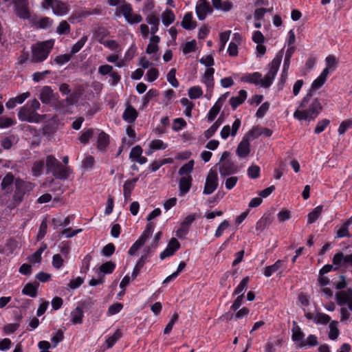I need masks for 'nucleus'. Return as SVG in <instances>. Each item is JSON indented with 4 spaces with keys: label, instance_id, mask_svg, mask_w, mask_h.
Returning a JSON list of instances; mask_svg holds the SVG:
<instances>
[{
    "label": "nucleus",
    "instance_id": "obj_1",
    "mask_svg": "<svg viewBox=\"0 0 352 352\" xmlns=\"http://www.w3.org/2000/svg\"><path fill=\"white\" fill-rule=\"evenodd\" d=\"M322 110V105L317 98H313L311 90L302 98L294 117L299 120H314Z\"/></svg>",
    "mask_w": 352,
    "mask_h": 352
},
{
    "label": "nucleus",
    "instance_id": "obj_2",
    "mask_svg": "<svg viewBox=\"0 0 352 352\" xmlns=\"http://www.w3.org/2000/svg\"><path fill=\"white\" fill-rule=\"evenodd\" d=\"M14 184L15 190L11 202L12 207L19 205L24 197L28 195L34 187V184L32 183L19 178L15 179Z\"/></svg>",
    "mask_w": 352,
    "mask_h": 352
},
{
    "label": "nucleus",
    "instance_id": "obj_3",
    "mask_svg": "<svg viewBox=\"0 0 352 352\" xmlns=\"http://www.w3.org/2000/svg\"><path fill=\"white\" fill-rule=\"evenodd\" d=\"M53 41H47L32 46L31 60L34 63H40L45 60L53 47Z\"/></svg>",
    "mask_w": 352,
    "mask_h": 352
},
{
    "label": "nucleus",
    "instance_id": "obj_4",
    "mask_svg": "<svg viewBox=\"0 0 352 352\" xmlns=\"http://www.w3.org/2000/svg\"><path fill=\"white\" fill-rule=\"evenodd\" d=\"M122 3L116 9L115 13L116 16H120V13H122L126 21L131 24L138 23L142 21V17L140 14H133V9L129 3L125 1H123Z\"/></svg>",
    "mask_w": 352,
    "mask_h": 352
},
{
    "label": "nucleus",
    "instance_id": "obj_5",
    "mask_svg": "<svg viewBox=\"0 0 352 352\" xmlns=\"http://www.w3.org/2000/svg\"><path fill=\"white\" fill-rule=\"evenodd\" d=\"M282 58L283 54H278L272 60V63L269 65L270 69L268 72L262 80L261 87L264 88H268L270 87L279 69L280 63L282 61Z\"/></svg>",
    "mask_w": 352,
    "mask_h": 352
},
{
    "label": "nucleus",
    "instance_id": "obj_6",
    "mask_svg": "<svg viewBox=\"0 0 352 352\" xmlns=\"http://www.w3.org/2000/svg\"><path fill=\"white\" fill-rule=\"evenodd\" d=\"M18 116L22 121L38 123L45 118L46 115L38 114L30 108L23 107L20 109Z\"/></svg>",
    "mask_w": 352,
    "mask_h": 352
},
{
    "label": "nucleus",
    "instance_id": "obj_7",
    "mask_svg": "<svg viewBox=\"0 0 352 352\" xmlns=\"http://www.w3.org/2000/svg\"><path fill=\"white\" fill-rule=\"evenodd\" d=\"M14 10L16 15L23 19L30 17L28 0H12Z\"/></svg>",
    "mask_w": 352,
    "mask_h": 352
},
{
    "label": "nucleus",
    "instance_id": "obj_8",
    "mask_svg": "<svg viewBox=\"0 0 352 352\" xmlns=\"http://www.w3.org/2000/svg\"><path fill=\"white\" fill-rule=\"evenodd\" d=\"M218 187V175L214 170H210L206 179L203 193L212 194Z\"/></svg>",
    "mask_w": 352,
    "mask_h": 352
},
{
    "label": "nucleus",
    "instance_id": "obj_9",
    "mask_svg": "<svg viewBox=\"0 0 352 352\" xmlns=\"http://www.w3.org/2000/svg\"><path fill=\"white\" fill-rule=\"evenodd\" d=\"M179 248V242L175 238H172L169 241L166 248L160 254V258L164 260L166 257L173 256Z\"/></svg>",
    "mask_w": 352,
    "mask_h": 352
},
{
    "label": "nucleus",
    "instance_id": "obj_10",
    "mask_svg": "<svg viewBox=\"0 0 352 352\" xmlns=\"http://www.w3.org/2000/svg\"><path fill=\"white\" fill-rule=\"evenodd\" d=\"M212 8L206 0H199L196 6V14L199 20H204L208 13H211Z\"/></svg>",
    "mask_w": 352,
    "mask_h": 352
},
{
    "label": "nucleus",
    "instance_id": "obj_11",
    "mask_svg": "<svg viewBox=\"0 0 352 352\" xmlns=\"http://www.w3.org/2000/svg\"><path fill=\"white\" fill-rule=\"evenodd\" d=\"M236 172L237 167L230 160L224 161L220 164L219 173L222 177L228 176Z\"/></svg>",
    "mask_w": 352,
    "mask_h": 352
},
{
    "label": "nucleus",
    "instance_id": "obj_12",
    "mask_svg": "<svg viewBox=\"0 0 352 352\" xmlns=\"http://www.w3.org/2000/svg\"><path fill=\"white\" fill-rule=\"evenodd\" d=\"M39 98L43 104H50L52 100L57 99V94H54L50 87L45 86L41 89Z\"/></svg>",
    "mask_w": 352,
    "mask_h": 352
},
{
    "label": "nucleus",
    "instance_id": "obj_13",
    "mask_svg": "<svg viewBox=\"0 0 352 352\" xmlns=\"http://www.w3.org/2000/svg\"><path fill=\"white\" fill-rule=\"evenodd\" d=\"M333 263L336 266H345L346 264L352 265V254L344 255L341 252H338L333 256Z\"/></svg>",
    "mask_w": 352,
    "mask_h": 352
},
{
    "label": "nucleus",
    "instance_id": "obj_14",
    "mask_svg": "<svg viewBox=\"0 0 352 352\" xmlns=\"http://www.w3.org/2000/svg\"><path fill=\"white\" fill-rule=\"evenodd\" d=\"M192 178L190 175L183 176L179 182V196H184L190 190L192 185Z\"/></svg>",
    "mask_w": 352,
    "mask_h": 352
},
{
    "label": "nucleus",
    "instance_id": "obj_15",
    "mask_svg": "<svg viewBox=\"0 0 352 352\" xmlns=\"http://www.w3.org/2000/svg\"><path fill=\"white\" fill-rule=\"evenodd\" d=\"M138 113L130 104H127L122 114V118L128 123H133L137 118Z\"/></svg>",
    "mask_w": 352,
    "mask_h": 352
},
{
    "label": "nucleus",
    "instance_id": "obj_16",
    "mask_svg": "<svg viewBox=\"0 0 352 352\" xmlns=\"http://www.w3.org/2000/svg\"><path fill=\"white\" fill-rule=\"evenodd\" d=\"M52 173L53 175L59 179H67L70 174V168L68 166H63L60 164L58 166L54 168Z\"/></svg>",
    "mask_w": 352,
    "mask_h": 352
},
{
    "label": "nucleus",
    "instance_id": "obj_17",
    "mask_svg": "<svg viewBox=\"0 0 352 352\" xmlns=\"http://www.w3.org/2000/svg\"><path fill=\"white\" fill-rule=\"evenodd\" d=\"M250 142L246 138H243L236 151L237 155L241 158L246 157L250 153Z\"/></svg>",
    "mask_w": 352,
    "mask_h": 352
},
{
    "label": "nucleus",
    "instance_id": "obj_18",
    "mask_svg": "<svg viewBox=\"0 0 352 352\" xmlns=\"http://www.w3.org/2000/svg\"><path fill=\"white\" fill-rule=\"evenodd\" d=\"M58 129V122L56 120L52 119L46 122L42 129L43 134L49 137L54 134Z\"/></svg>",
    "mask_w": 352,
    "mask_h": 352
},
{
    "label": "nucleus",
    "instance_id": "obj_19",
    "mask_svg": "<svg viewBox=\"0 0 352 352\" xmlns=\"http://www.w3.org/2000/svg\"><path fill=\"white\" fill-rule=\"evenodd\" d=\"M292 324L293 327L292 329V339L294 342H298L300 344V342L304 341L305 334L296 321H293Z\"/></svg>",
    "mask_w": 352,
    "mask_h": 352
},
{
    "label": "nucleus",
    "instance_id": "obj_20",
    "mask_svg": "<svg viewBox=\"0 0 352 352\" xmlns=\"http://www.w3.org/2000/svg\"><path fill=\"white\" fill-rule=\"evenodd\" d=\"M52 10L54 14L63 16L67 14L69 12V8L67 4L61 1L56 0L52 6Z\"/></svg>",
    "mask_w": 352,
    "mask_h": 352
},
{
    "label": "nucleus",
    "instance_id": "obj_21",
    "mask_svg": "<svg viewBox=\"0 0 352 352\" xmlns=\"http://www.w3.org/2000/svg\"><path fill=\"white\" fill-rule=\"evenodd\" d=\"M222 98H219L208 112L207 118L209 122H212L219 113L222 106Z\"/></svg>",
    "mask_w": 352,
    "mask_h": 352
},
{
    "label": "nucleus",
    "instance_id": "obj_22",
    "mask_svg": "<svg viewBox=\"0 0 352 352\" xmlns=\"http://www.w3.org/2000/svg\"><path fill=\"white\" fill-rule=\"evenodd\" d=\"M38 287L39 283L37 282H35L34 283H28L23 288L22 293L32 298H35L37 295V289Z\"/></svg>",
    "mask_w": 352,
    "mask_h": 352
},
{
    "label": "nucleus",
    "instance_id": "obj_23",
    "mask_svg": "<svg viewBox=\"0 0 352 352\" xmlns=\"http://www.w3.org/2000/svg\"><path fill=\"white\" fill-rule=\"evenodd\" d=\"M247 98V92L245 90H241L239 92V96L232 97L230 99V104L233 109L241 104Z\"/></svg>",
    "mask_w": 352,
    "mask_h": 352
},
{
    "label": "nucleus",
    "instance_id": "obj_24",
    "mask_svg": "<svg viewBox=\"0 0 352 352\" xmlns=\"http://www.w3.org/2000/svg\"><path fill=\"white\" fill-rule=\"evenodd\" d=\"M181 25L183 28L188 30L195 28L197 23L195 21H192V14L191 12H188L184 15Z\"/></svg>",
    "mask_w": 352,
    "mask_h": 352
},
{
    "label": "nucleus",
    "instance_id": "obj_25",
    "mask_svg": "<svg viewBox=\"0 0 352 352\" xmlns=\"http://www.w3.org/2000/svg\"><path fill=\"white\" fill-rule=\"evenodd\" d=\"M146 21L151 25V33L155 34L158 30V25L160 24L159 18L155 15L148 14L146 18Z\"/></svg>",
    "mask_w": 352,
    "mask_h": 352
},
{
    "label": "nucleus",
    "instance_id": "obj_26",
    "mask_svg": "<svg viewBox=\"0 0 352 352\" xmlns=\"http://www.w3.org/2000/svg\"><path fill=\"white\" fill-rule=\"evenodd\" d=\"M214 73V69L212 67L208 68L203 76V81L206 84V85L209 88H212L213 83V75Z\"/></svg>",
    "mask_w": 352,
    "mask_h": 352
},
{
    "label": "nucleus",
    "instance_id": "obj_27",
    "mask_svg": "<svg viewBox=\"0 0 352 352\" xmlns=\"http://www.w3.org/2000/svg\"><path fill=\"white\" fill-rule=\"evenodd\" d=\"M322 206H318L308 214L307 223L309 224L314 223L319 218L322 212Z\"/></svg>",
    "mask_w": 352,
    "mask_h": 352
},
{
    "label": "nucleus",
    "instance_id": "obj_28",
    "mask_svg": "<svg viewBox=\"0 0 352 352\" xmlns=\"http://www.w3.org/2000/svg\"><path fill=\"white\" fill-rule=\"evenodd\" d=\"M14 177L12 173H8L2 179L1 186L2 190L10 191L13 184Z\"/></svg>",
    "mask_w": 352,
    "mask_h": 352
},
{
    "label": "nucleus",
    "instance_id": "obj_29",
    "mask_svg": "<svg viewBox=\"0 0 352 352\" xmlns=\"http://www.w3.org/2000/svg\"><path fill=\"white\" fill-rule=\"evenodd\" d=\"M109 136L104 132L100 133L98 138L97 147L100 150H104L109 145Z\"/></svg>",
    "mask_w": 352,
    "mask_h": 352
},
{
    "label": "nucleus",
    "instance_id": "obj_30",
    "mask_svg": "<svg viewBox=\"0 0 352 352\" xmlns=\"http://www.w3.org/2000/svg\"><path fill=\"white\" fill-rule=\"evenodd\" d=\"M146 259H147L146 254H144L138 260V261L137 262L135 266L133 268V272H132V274H131L132 279L136 278V277L138 276L141 269L144 267Z\"/></svg>",
    "mask_w": 352,
    "mask_h": 352
},
{
    "label": "nucleus",
    "instance_id": "obj_31",
    "mask_svg": "<svg viewBox=\"0 0 352 352\" xmlns=\"http://www.w3.org/2000/svg\"><path fill=\"white\" fill-rule=\"evenodd\" d=\"M283 264V260H278L274 264L267 266L265 269L264 275L270 277L272 274L277 272Z\"/></svg>",
    "mask_w": 352,
    "mask_h": 352
},
{
    "label": "nucleus",
    "instance_id": "obj_32",
    "mask_svg": "<svg viewBox=\"0 0 352 352\" xmlns=\"http://www.w3.org/2000/svg\"><path fill=\"white\" fill-rule=\"evenodd\" d=\"M338 322L336 320H333L329 324V338L330 340H335L339 336V329L338 328Z\"/></svg>",
    "mask_w": 352,
    "mask_h": 352
},
{
    "label": "nucleus",
    "instance_id": "obj_33",
    "mask_svg": "<svg viewBox=\"0 0 352 352\" xmlns=\"http://www.w3.org/2000/svg\"><path fill=\"white\" fill-rule=\"evenodd\" d=\"M72 322L74 324H81L82 322L83 311L82 309L77 307L71 314Z\"/></svg>",
    "mask_w": 352,
    "mask_h": 352
},
{
    "label": "nucleus",
    "instance_id": "obj_34",
    "mask_svg": "<svg viewBox=\"0 0 352 352\" xmlns=\"http://www.w3.org/2000/svg\"><path fill=\"white\" fill-rule=\"evenodd\" d=\"M46 167L48 172L52 173V170H55L54 168L58 166L60 162H58L53 155H48L46 157Z\"/></svg>",
    "mask_w": 352,
    "mask_h": 352
},
{
    "label": "nucleus",
    "instance_id": "obj_35",
    "mask_svg": "<svg viewBox=\"0 0 352 352\" xmlns=\"http://www.w3.org/2000/svg\"><path fill=\"white\" fill-rule=\"evenodd\" d=\"M175 16L172 10L167 9L162 14V23L165 26H168L175 21Z\"/></svg>",
    "mask_w": 352,
    "mask_h": 352
},
{
    "label": "nucleus",
    "instance_id": "obj_36",
    "mask_svg": "<svg viewBox=\"0 0 352 352\" xmlns=\"http://www.w3.org/2000/svg\"><path fill=\"white\" fill-rule=\"evenodd\" d=\"M91 13L87 11H81L73 13L68 19L69 21L74 23L76 21L79 22L82 19L86 18L89 16Z\"/></svg>",
    "mask_w": 352,
    "mask_h": 352
},
{
    "label": "nucleus",
    "instance_id": "obj_37",
    "mask_svg": "<svg viewBox=\"0 0 352 352\" xmlns=\"http://www.w3.org/2000/svg\"><path fill=\"white\" fill-rule=\"evenodd\" d=\"M223 120L221 118H219L217 121L208 129L205 131L204 135L205 137L208 139L212 137L214 133L217 131L219 126L221 124Z\"/></svg>",
    "mask_w": 352,
    "mask_h": 352
},
{
    "label": "nucleus",
    "instance_id": "obj_38",
    "mask_svg": "<svg viewBox=\"0 0 352 352\" xmlns=\"http://www.w3.org/2000/svg\"><path fill=\"white\" fill-rule=\"evenodd\" d=\"M249 282V277L246 276L243 278L239 285L235 289L234 292V295H241L242 294H244V292L248 289V284Z\"/></svg>",
    "mask_w": 352,
    "mask_h": 352
},
{
    "label": "nucleus",
    "instance_id": "obj_39",
    "mask_svg": "<svg viewBox=\"0 0 352 352\" xmlns=\"http://www.w3.org/2000/svg\"><path fill=\"white\" fill-rule=\"evenodd\" d=\"M318 344V338L315 335H309L307 340L302 342H300L299 346L300 348L305 347L306 346H315Z\"/></svg>",
    "mask_w": 352,
    "mask_h": 352
},
{
    "label": "nucleus",
    "instance_id": "obj_40",
    "mask_svg": "<svg viewBox=\"0 0 352 352\" xmlns=\"http://www.w3.org/2000/svg\"><path fill=\"white\" fill-rule=\"evenodd\" d=\"M194 166V161L190 160L188 163L183 165L179 170L178 174L179 175H189V174L192 171Z\"/></svg>",
    "mask_w": 352,
    "mask_h": 352
},
{
    "label": "nucleus",
    "instance_id": "obj_41",
    "mask_svg": "<svg viewBox=\"0 0 352 352\" xmlns=\"http://www.w3.org/2000/svg\"><path fill=\"white\" fill-rule=\"evenodd\" d=\"M87 38V36H83L79 41H78L72 47L71 54H75L78 52L85 45Z\"/></svg>",
    "mask_w": 352,
    "mask_h": 352
},
{
    "label": "nucleus",
    "instance_id": "obj_42",
    "mask_svg": "<svg viewBox=\"0 0 352 352\" xmlns=\"http://www.w3.org/2000/svg\"><path fill=\"white\" fill-rule=\"evenodd\" d=\"M331 320V317L323 313H317L314 316V322L316 324H326Z\"/></svg>",
    "mask_w": 352,
    "mask_h": 352
},
{
    "label": "nucleus",
    "instance_id": "obj_43",
    "mask_svg": "<svg viewBox=\"0 0 352 352\" xmlns=\"http://www.w3.org/2000/svg\"><path fill=\"white\" fill-rule=\"evenodd\" d=\"M350 297L351 296L345 293L344 291L340 292L336 294L337 302L340 306H343L346 303L348 304Z\"/></svg>",
    "mask_w": 352,
    "mask_h": 352
},
{
    "label": "nucleus",
    "instance_id": "obj_44",
    "mask_svg": "<svg viewBox=\"0 0 352 352\" xmlns=\"http://www.w3.org/2000/svg\"><path fill=\"white\" fill-rule=\"evenodd\" d=\"M261 135L260 126H254L250 130L243 138H246L248 141L252 140Z\"/></svg>",
    "mask_w": 352,
    "mask_h": 352
},
{
    "label": "nucleus",
    "instance_id": "obj_45",
    "mask_svg": "<svg viewBox=\"0 0 352 352\" xmlns=\"http://www.w3.org/2000/svg\"><path fill=\"white\" fill-rule=\"evenodd\" d=\"M115 267L116 265L113 262L108 261L102 264L99 267V270L104 274H111L113 272Z\"/></svg>",
    "mask_w": 352,
    "mask_h": 352
},
{
    "label": "nucleus",
    "instance_id": "obj_46",
    "mask_svg": "<svg viewBox=\"0 0 352 352\" xmlns=\"http://www.w3.org/2000/svg\"><path fill=\"white\" fill-rule=\"evenodd\" d=\"M70 32V25L67 21H62L56 28V32L60 34H69Z\"/></svg>",
    "mask_w": 352,
    "mask_h": 352
},
{
    "label": "nucleus",
    "instance_id": "obj_47",
    "mask_svg": "<svg viewBox=\"0 0 352 352\" xmlns=\"http://www.w3.org/2000/svg\"><path fill=\"white\" fill-rule=\"evenodd\" d=\"M176 69L175 68H172L167 74V80L168 82L175 88L178 87L179 82L175 78Z\"/></svg>",
    "mask_w": 352,
    "mask_h": 352
},
{
    "label": "nucleus",
    "instance_id": "obj_48",
    "mask_svg": "<svg viewBox=\"0 0 352 352\" xmlns=\"http://www.w3.org/2000/svg\"><path fill=\"white\" fill-rule=\"evenodd\" d=\"M262 80V74L259 72H254L249 76L247 81L261 86Z\"/></svg>",
    "mask_w": 352,
    "mask_h": 352
},
{
    "label": "nucleus",
    "instance_id": "obj_49",
    "mask_svg": "<svg viewBox=\"0 0 352 352\" xmlns=\"http://www.w3.org/2000/svg\"><path fill=\"white\" fill-rule=\"evenodd\" d=\"M203 91L199 87H192L188 90V96L190 99H197L201 97Z\"/></svg>",
    "mask_w": 352,
    "mask_h": 352
},
{
    "label": "nucleus",
    "instance_id": "obj_50",
    "mask_svg": "<svg viewBox=\"0 0 352 352\" xmlns=\"http://www.w3.org/2000/svg\"><path fill=\"white\" fill-rule=\"evenodd\" d=\"M330 124V120L328 119H323L321 121L318 122L315 129L314 132L316 134H319L324 131L326 127Z\"/></svg>",
    "mask_w": 352,
    "mask_h": 352
},
{
    "label": "nucleus",
    "instance_id": "obj_51",
    "mask_svg": "<svg viewBox=\"0 0 352 352\" xmlns=\"http://www.w3.org/2000/svg\"><path fill=\"white\" fill-rule=\"evenodd\" d=\"M121 332L118 329L113 336H110L107 340L106 343L107 348H111L117 342V340L121 337Z\"/></svg>",
    "mask_w": 352,
    "mask_h": 352
},
{
    "label": "nucleus",
    "instance_id": "obj_52",
    "mask_svg": "<svg viewBox=\"0 0 352 352\" xmlns=\"http://www.w3.org/2000/svg\"><path fill=\"white\" fill-rule=\"evenodd\" d=\"M248 175L252 179H256L260 175V168L256 165H252L248 169Z\"/></svg>",
    "mask_w": 352,
    "mask_h": 352
},
{
    "label": "nucleus",
    "instance_id": "obj_53",
    "mask_svg": "<svg viewBox=\"0 0 352 352\" xmlns=\"http://www.w3.org/2000/svg\"><path fill=\"white\" fill-rule=\"evenodd\" d=\"M270 221L268 217H262L256 225V230L260 232L265 230V228L270 225Z\"/></svg>",
    "mask_w": 352,
    "mask_h": 352
},
{
    "label": "nucleus",
    "instance_id": "obj_54",
    "mask_svg": "<svg viewBox=\"0 0 352 352\" xmlns=\"http://www.w3.org/2000/svg\"><path fill=\"white\" fill-rule=\"evenodd\" d=\"M186 126V122L184 120V119L179 118H176L173 120V124L172 126V129L173 131H179L181 130L183 127Z\"/></svg>",
    "mask_w": 352,
    "mask_h": 352
},
{
    "label": "nucleus",
    "instance_id": "obj_55",
    "mask_svg": "<svg viewBox=\"0 0 352 352\" xmlns=\"http://www.w3.org/2000/svg\"><path fill=\"white\" fill-rule=\"evenodd\" d=\"M94 134V130L92 129H89L86 131L83 132L82 135L78 138L79 140L82 144L88 143L89 139L92 137Z\"/></svg>",
    "mask_w": 352,
    "mask_h": 352
},
{
    "label": "nucleus",
    "instance_id": "obj_56",
    "mask_svg": "<svg viewBox=\"0 0 352 352\" xmlns=\"http://www.w3.org/2000/svg\"><path fill=\"white\" fill-rule=\"evenodd\" d=\"M294 51H295V47H290L289 48L287 49V50L286 52L285 61H284V65H283L284 70H287L288 69L289 65L290 58H291L292 54H294Z\"/></svg>",
    "mask_w": 352,
    "mask_h": 352
},
{
    "label": "nucleus",
    "instance_id": "obj_57",
    "mask_svg": "<svg viewBox=\"0 0 352 352\" xmlns=\"http://www.w3.org/2000/svg\"><path fill=\"white\" fill-rule=\"evenodd\" d=\"M230 226V223L227 220H224L223 222H221L220 223V225L218 226L216 232H215V234H214V236L216 237H220L223 233V231L227 229L228 227Z\"/></svg>",
    "mask_w": 352,
    "mask_h": 352
},
{
    "label": "nucleus",
    "instance_id": "obj_58",
    "mask_svg": "<svg viewBox=\"0 0 352 352\" xmlns=\"http://www.w3.org/2000/svg\"><path fill=\"white\" fill-rule=\"evenodd\" d=\"M352 127V120H346L341 122L338 128V133L340 135L344 134L346 131Z\"/></svg>",
    "mask_w": 352,
    "mask_h": 352
},
{
    "label": "nucleus",
    "instance_id": "obj_59",
    "mask_svg": "<svg viewBox=\"0 0 352 352\" xmlns=\"http://www.w3.org/2000/svg\"><path fill=\"white\" fill-rule=\"evenodd\" d=\"M142 151H143L142 147L139 145H137L131 149L129 154V157L131 159L135 160L139 157H140V155H142Z\"/></svg>",
    "mask_w": 352,
    "mask_h": 352
},
{
    "label": "nucleus",
    "instance_id": "obj_60",
    "mask_svg": "<svg viewBox=\"0 0 352 352\" xmlns=\"http://www.w3.org/2000/svg\"><path fill=\"white\" fill-rule=\"evenodd\" d=\"M44 167V162L43 161L36 162L32 168V170L34 173V175L38 176L39 175Z\"/></svg>",
    "mask_w": 352,
    "mask_h": 352
},
{
    "label": "nucleus",
    "instance_id": "obj_61",
    "mask_svg": "<svg viewBox=\"0 0 352 352\" xmlns=\"http://www.w3.org/2000/svg\"><path fill=\"white\" fill-rule=\"evenodd\" d=\"M64 339L63 331L60 329L56 331V334L52 337L51 342L53 343L54 347H56L57 344Z\"/></svg>",
    "mask_w": 352,
    "mask_h": 352
},
{
    "label": "nucleus",
    "instance_id": "obj_62",
    "mask_svg": "<svg viewBox=\"0 0 352 352\" xmlns=\"http://www.w3.org/2000/svg\"><path fill=\"white\" fill-rule=\"evenodd\" d=\"M196 41L195 40L186 42L183 49L184 54H188L196 50Z\"/></svg>",
    "mask_w": 352,
    "mask_h": 352
},
{
    "label": "nucleus",
    "instance_id": "obj_63",
    "mask_svg": "<svg viewBox=\"0 0 352 352\" xmlns=\"http://www.w3.org/2000/svg\"><path fill=\"white\" fill-rule=\"evenodd\" d=\"M159 76L158 70L156 68H151L148 70L146 73L147 80L149 82H153Z\"/></svg>",
    "mask_w": 352,
    "mask_h": 352
},
{
    "label": "nucleus",
    "instance_id": "obj_64",
    "mask_svg": "<svg viewBox=\"0 0 352 352\" xmlns=\"http://www.w3.org/2000/svg\"><path fill=\"white\" fill-rule=\"evenodd\" d=\"M238 177L231 176L226 179L225 187L228 189H232L238 182Z\"/></svg>",
    "mask_w": 352,
    "mask_h": 352
}]
</instances>
